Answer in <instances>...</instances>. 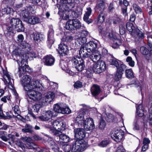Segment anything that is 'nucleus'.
I'll use <instances>...</instances> for the list:
<instances>
[{
	"instance_id": "nucleus-1",
	"label": "nucleus",
	"mask_w": 152,
	"mask_h": 152,
	"mask_svg": "<svg viewBox=\"0 0 152 152\" xmlns=\"http://www.w3.org/2000/svg\"><path fill=\"white\" fill-rule=\"evenodd\" d=\"M31 77L28 75H24L21 80V83L24 89L27 92L28 97L34 101L40 100L42 98V94L34 89L38 90H42V86L38 80H32Z\"/></svg>"
},
{
	"instance_id": "nucleus-2",
	"label": "nucleus",
	"mask_w": 152,
	"mask_h": 152,
	"mask_svg": "<svg viewBox=\"0 0 152 152\" xmlns=\"http://www.w3.org/2000/svg\"><path fill=\"white\" fill-rule=\"evenodd\" d=\"M13 53L16 57V61L19 66L17 74L20 77L25 72H28L29 67L27 65V59L25 57L24 55L17 51H13Z\"/></svg>"
},
{
	"instance_id": "nucleus-3",
	"label": "nucleus",
	"mask_w": 152,
	"mask_h": 152,
	"mask_svg": "<svg viewBox=\"0 0 152 152\" xmlns=\"http://www.w3.org/2000/svg\"><path fill=\"white\" fill-rule=\"evenodd\" d=\"M87 147V144L83 140H77L72 144V152H82Z\"/></svg>"
},
{
	"instance_id": "nucleus-4",
	"label": "nucleus",
	"mask_w": 152,
	"mask_h": 152,
	"mask_svg": "<svg viewBox=\"0 0 152 152\" xmlns=\"http://www.w3.org/2000/svg\"><path fill=\"white\" fill-rule=\"evenodd\" d=\"M92 63L93 64L91 67L93 72L96 73H100L104 71L106 69V64L103 61H99L97 63Z\"/></svg>"
},
{
	"instance_id": "nucleus-5",
	"label": "nucleus",
	"mask_w": 152,
	"mask_h": 152,
	"mask_svg": "<svg viewBox=\"0 0 152 152\" xmlns=\"http://www.w3.org/2000/svg\"><path fill=\"white\" fill-rule=\"evenodd\" d=\"M11 26L15 28V30L18 32L23 31L24 27L22 21L18 18H13L10 21Z\"/></svg>"
},
{
	"instance_id": "nucleus-6",
	"label": "nucleus",
	"mask_w": 152,
	"mask_h": 152,
	"mask_svg": "<svg viewBox=\"0 0 152 152\" xmlns=\"http://www.w3.org/2000/svg\"><path fill=\"white\" fill-rule=\"evenodd\" d=\"M63 132L64 131H53V134L55 136V138L56 137H58L61 142L67 143L69 141L70 138L68 136L64 134L63 133Z\"/></svg>"
},
{
	"instance_id": "nucleus-7",
	"label": "nucleus",
	"mask_w": 152,
	"mask_h": 152,
	"mask_svg": "<svg viewBox=\"0 0 152 152\" xmlns=\"http://www.w3.org/2000/svg\"><path fill=\"white\" fill-rule=\"evenodd\" d=\"M58 50L59 54L63 56L67 54L69 50L67 45L62 41L59 45Z\"/></svg>"
},
{
	"instance_id": "nucleus-8",
	"label": "nucleus",
	"mask_w": 152,
	"mask_h": 152,
	"mask_svg": "<svg viewBox=\"0 0 152 152\" xmlns=\"http://www.w3.org/2000/svg\"><path fill=\"white\" fill-rule=\"evenodd\" d=\"M80 113L77 117L75 120V123L76 125H78L79 127L83 126L86 122V120H85L84 117V114L83 113L84 112L83 109H81Z\"/></svg>"
},
{
	"instance_id": "nucleus-9",
	"label": "nucleus",
	"mask_w": 152,
	"mask_h": 152,
	"mask_svg": "<svg viewBox=\"0 0 152 152\" xmlns=\"http://www.w3.org/2000/svg\"><path fill=\"white\" fill-rule=\"evenodd\" d=\"M53 127L57 130L54 131H64L65 129V125L63 122L56 120L53 123Z\"/></svg>"
},
{
	"instance_id": "nucleus-10",
	"label": "nucleus",
	"mask_w": 152,
	"mask_h": 152,
	"mask_svg": "<svg viewBox=\"0 0 152 152\" xmlns=\"http://www.w3.org/2000/svg\"><path fill=\"white\" fill-rule=\"evenodd\" d=\"M53 115L52 111L50 110L46 111L43 115L39 116L38 118L42 121H50Z\"/></svg>"
},
{
	"instance_id": "nucleus-11",
	"label": "nucleus",
	"mask_w": 152,
	"mask_h": 152,
	"mask_svg": "<svg viewBox=\"0 0 152 152\" xmlns=\"http://www.w3.org/2000/svg\"><path fill=\"white\" fill-rule=\"evenodd\" d=\"M92 53L87 50L85 45L82 46L79 51V54L80 57L83 58L89 57Z\"/></svg>"
},
{
	"instance_id": "nucleus-12",
	"label": "nucleus",
	"mask_w": 152,
	"mask_h": 152,
	"mask_svg": "<svg viewBox=\"0 0 152 152\" xmlns=\"http://www.w3.org/2000/svg\"><path fill=\"white\" fill-rule=\"evenodd\" d=\"M84 128L87 131L92 130L95 128L94 121L91 118H87L83 126Z\"/></svg>"
},
{
	"instance_id": "nucleus-13",
	"label": "nucleus",
	"mask_w": 152,
	"mask_h": 152,
	"mask_svg": "<svg viewBox=\"0 0 152 152\" xmlns=\"http://www.w3.org/2000/svg\"><path fill=\"white\" fill-rule=\"evenodd\" d=\"M124 135L123 131L121 130L115 131L114 133L111 134V138L116 142H119L122 138Z\"/></svg>"
},
{
	"instance_id": "nucleus-14",
	"label": "nucleus",
	"mask_w": 152,
	"mask_h": 152,
	"mask_svg": "<svg viewBox=\"0 0 152 152\" xmlns=\"http://www.w3.org/2000/svg\"><path fill=\"white\" fill-rule=\"evenodd\" d=\"M131 35L136 41H140L143 39L145 37L144 34L137 28L135 31L132 33Z\"/></svg>"
},
{
	"instance_id": "nucleus-15",
	"label": "nucleus",
	"mask_w": 152,
	"mask_h": 152,
	"mask_svg": "<svg viewBox=\"0 0 152 152\" xmlns=\"http://www.w3.org/2000/svg\"><path fill=\"white\" fill-rule=\"evenodd\" d=\"M75 137L78 140H83L85 137V131L82 128H77L74 130Z\"/></svg>"
},
{
	"instance_id": "nucleus-16",
	"label": "nucleus",
	"mask_w": 152,
	"mask_h": 152,
	"mask_svg": "<svg viewBox=\"0 0 152 152\" xmlns=\"http://www.w3.org/2000/svg\"><path fill=\"white\" fill-rule=\"evenodd\" d=\"M85 45L86 48L91 52L93 53L97 51L96 50L97 47V44L96 42L90 41Z\"/></svg>"
},
{
	"instance_id": "nucleus-17",
	"label": "nucleus",
	"mask_w": 152,
	"mask_h": 152,
	"mask_svg": "<svg viewBox=\"0 0 152 152\" xmlns=\"http://www.w3.org/2000/svg\"><path fill=\"white\" fill-rule=\"evenodd\" d=\"M55 96L54 93L52 92H49L46 94L43 99L45 100V105L50 103L54 98Z\"/></svg>"
},
{
	"instance_id": "nucleus-18",
	"label": "nucleus",
	"mask_w": 152,
	"mask_h": 152,
	"mask_svg": "<svg viewBox=\"0 0 152 152\" xmlns=\"http://www.w3.org/2000/svg\"><path fill=\"white\" fill-rule=\"evenodd\" d=\"M44 62L45 65L47 66H51L53 65L55 59L51 55H48L44 58Z\"/></svg>"
},
{
	"instance_id": "nucleus-19",
	"label": "nucleus",
	"mask_w": 152,
	"mask_h": 152,
	"mask_svg": "<svg viewBox=\"0 0 152 152\" xmlns=\"http://www.w3.org/2000/svg\"><path fill=\"white\" fill-rule=\"evenodd\" d=\"M91 56L89 57L93 62H96L99 61L101 58V54L98 51H96L93 52L91 54Z\"/></svg>"
},
{
	"instance_id": "nucleus-20",
	"label": "nucleus",
	"mask_w": 152,
	"mask_h": 152,
	"mask_svg": "<svg viewBox=\"0 0 152 152\" xmlns=\"http://www.w3.org/2000/svg\"><path fill=\"white\" fill-rule=\"evenodd\" d=\"M91 92L93 96L98 95L101 92L100 86L98 85L94 84L91 88Z\"/></svg>"
},
{
	"instance_id": "nucleus-21",
	"label": "nucleus",
	"mask_w": 152,
	"mask_h": 152,
	"mask_svg": "<svg viewBox=\"0 0 152 152\" xmlns=\"http://www.w3.org/2000/svg\"><path fill=\"white\" fill-rule=\"evenodd\" d=\"M40 19L36 16H30L28 20H26V22L32 25H34L39 23Z\"/></svg>"
},
{
	"instance_id": "nucleus-22",
	"label": "nucleus",
	"mask_w": 152,
	"mask_h": 152,
	"mask_svg": "<svg viewBox=\"0 0 152 152\" xmlns=\"http://www.w3.org/2000/svg\"><path fill=\"white\" fill-rule=\"evenodd\" d=\"M72 61L75 67L76 66L79 65V64L84 63L83 60L81 58L77 56L74 57L72 58Z\"/></svg>"
},
{
	"instance_id": "nucleus-23",
	"label": "nucleus",
	"mask_w": 152,
	"mask_h": 152,
	"mask_svg": "<svg viewBox=\"0 0 152 152\" xmlns=\"http://www.w3.org/2000/svg\"><path fill=\"white\" fill-rule=\"evenodd\" d=\"M33 126L30 124H27L25 126V128L22 129V131L24 133H29L32 134L34 131L33 130Z\"/></svg>"
},
{
	"instance_id": "nucleus-24",
	"label": "nucleus",
	"mask_w": 152,
	"mask_h": 152,
	"mask_svg": "<svg viewBox=\"0 0 152 152\" xmlns=\"http://www.w3.org/2000/svg\"><path fill=\"white\" fill-rule=\"evenodd\" d=\"M12 110H13L14 113L12 115L13 117L14 118H19L20 117V111L18 106V105H15L12 107Z\"/></svg>"
},
{
	"instance_id": "nucleus-25",
	"label": "nucleus",
	"mask_w": 152,
	"mask_h": 152,
	"mask_svg": "<svg viewBox=\"0 0 152 152\" xmlns=\"http://www.w3.org/2000/svg\"><path fill=\"white\" fill-rule=\"evenodd\" d=\"M53 32L51 30L48 32V36L47 42L50 45H51L54 42Z\"/></svg>"
},
{
	"instance_id": "nucleus-26",
	"label": "nucleus",
	"mask_w": 152,
	"mask_h": 152,
	"mask_svg": "<svg viewBox=\"0 0 152 152\" xmlns=\"http://www.w3.org/2000/svg\"><path fill=\"white\" fill-rule=\"evenodd\" d=\"M150 141L148 138L145 137L143 141V145L142 148V151H145L148 148V144L150 143Z\"/></svg>"
},
{
	"instance_id": "nucleus-27",
	"label": "nucleus",
	"mask_w": 152,
	"mask_h": 152,
	"mask_svg": "<svg viewBox=\"0 0 152 152\" xmlns=\"http://www.w3.org/2000/svg\"><path fill=\"white\" fill-rule=\"evenodd\" d=\"M64 104H56L54 105L53 110L55 112L58 113H61Z\"/></svg>"
},
{
	"instance_id": "nucleus-28",
	"label": "nucleus",
	"mask_w": 152,
	"mask_h": 152,
	"mask_svg": "<svg viewBox=\"0 0 152 152\" xmlns=\"http://www.w3.org/2000/svg\"><path fill=\"white\" fill-rule=\"evenodd\" d=\"M126 28L128 31H129L131 35L132 34V33L136 31V28L134 26L132 23L128 22L126 24Z\"/></svg>"
},
{
	"instance_id": "nucleus-29",
	"label": "nucleus",
	"mask_w": 152,
	"mask_h": 152,
	"mask_svg": "<svg viewBox=\"0 0 152 152\" xmlns=\"http://www.w3.org/2000/svg\"><path fill=\"white\" fill-rule=\"evenodd\" d=\"M73 20H68L66 23L65 28L66 29L72 30L74 29V27L73 26Z\"/></svg>"
},
{
	"instance_id": "nucleus-30",
	"label": "nucleus",
	"mask_w": 152,
	"mask_h": 152,
	"mask_svg": "<svg viewBox=\"0 0 152 152\" xmlns=\"http://www.w3.org/2000/svg\"><path fill=\"white\" fill-rule=\"evenodd\" d=\"M106 119L107 121L108 122H116L117 121L116 117L110 114H109L107 115Z\"/></svg>"
},
{
	"instance_id": "nucleus-31",
	"label": "nucleus",
	"mask_w": 152,
	"mask_h": 152,
	"mask_svg": "<svg viewBox=\"0 0 152 152\" xmlns=\"http://www.w3.org/2000/svg\"><path fill=\"white\" fill-rule=\"evenodd\" d=\"M74 29H79L81 28L82 26L80 21L77 19H73Z\"/></svg>"
},
{
	"instance_id": "nucleus-32",
	"label": "nucleus",
	"mask_w": 152,
	"mask_h": 152,
	"mask_svg": "<svg viewBox=\"0 0 152 152\" xmlns=\"http://www.w3.org/2000/svg\"><path fill=\"white\" fill-rule=\"evenodd\" d=\"M137 113L138 116L140 117H142L144 116V110L142 104H140L137 108Z\"/></svg>"
},
{
	"instance_id": "nucleus-33",
	"label": "nucleus",
	"mask_w": 152,
	"mask_h": 152,
	"mask_svg": "<svg viewBox=\"0 0 152 152\" xmlns=\"http://www.w3.org/2000/svg\"><path fill=\"white\" fill-rule=\"evenodd\" d=\"M3 77L4 80V82H6L8 83H12L11 82V78L10 76L6 71L3 72Z\"/></svg>"
},
{
	"instance_id": "nucleus-34",
	"label": "nucleus",
	"mask_w": 152,
	"mask_h": 152,
	"mask_svg": "<svg viewBox=\"0 0 152 152\" xmlns=\"http://www.w3.org/2000/svg\"><path fill=\"white\" fill-rule=\"evenodd\" d=\"M108 61L110 64L113 65L116 68L119 66V64L117 59L113 57H110L108 59Z\"/></svg>"
},
{
	"instance_id": "nucleus-35",
	"label": "nucleus",
	"mask_w": 152,
	"mask_h": 152,
	"mask_svg": "<svg viewBox=\"0 0 152 152\" xmlns=\"http://www.w3.org/2000/svg\"><path fill=\"white\" fill-rule=\"evenodd\" d=\"M97 9L101 12L105 8V5L104 1L102 0L100 1L97 6Z\"/></svg>"
},
{
	"instance_id": "nucleus-36",
	"label": "nucleus",
	"mask_w": 152,
	"mask_h": 152,
	"mask_svg": "<svg viewBox=\"0 0 152 152\" xmlns=\"http://www.w3.org/2000/svg\"><path fill=\"white\" fill-rule=\"evenodd\" d=\"M105 15V13L103 12H101L97 19L98 23H102L104 21Z\"/></svg>"
},
{
	"instance_id": "nucleus-37",
	"label": "nucleus",
	"mask_w": 152,
	"mask_h": 152,
	"mask_svg": "<svg viewBox=\"0 0 152 152\" xmlns=\"http://www.w3.org/2000/svg\"><path fill=\"white\" fill-rule=\"evenodd\" d=\"M125 74L126 77L128 78H131L134 77L133 73L131 69H126L125 71Z\"/></svg>"
},
{
	"instance_id": "nucleus-38",
	"label": "nucleus",
	"mask_w": 152,
	"mask_h": 152,
	"mask_svg": "<svg viewBox=\"0 0 152 152\" xmlns=\"http://www.w3.org/2000/svg\"><path fill=\"white\" fill-rule=\"evenodd\" d=\"M41 107V105L40 102H39L38 103L36 104L33 106V110L32 111L33 112L35 113H37Z\"/></svg>"
},
{
	"instance_id": "nucleus-39",
	"label": "nucleus",
	"mask_w": 152,
	"mask_h": 152,
	"mask_svg": "<svg viewBox=\"0 0 152 152\" xmlns=\"http://www.w3.org/2000/svg\"><path fill=\"white\" fill-rule=\"evenodd\" d=\"M61 113L63 114H68L71 113V111L69 107L66 104H64L62 107Z\"/></svg>"
},
{
	"instance_id": "nucleus-40",
	"label": "nucleus",
	"mask_w": 152,
	"mask_h": 152,
	"mask_svg": "<svg viewBox=\"0 0 152 152\" xmlns=\"http://www.w3.org/2000/svg\"><path fill=\"white\" fill-rule=\"evenodd\" d=\"M106 126L105 121L102 118L99 121V129L100 130H103Z\"/></svg>"
},
{
	"instance_id": "nucleus-41",
	"label": "nucleus",
	"mask_w": 152,
	"mask_h": 152,
	"mask_svg": "<svg viewBox=\"0 0 152 152\" xmlns=\"http://www.w3.org/2000/svg\"><path fill=\"white\" fill-rule=\"evenodd\" d=\"M22 14L24 20L26 22V19L28 20L30 16L29 15V12L27 10H23L22 12Z\"/></svg>"
},
{
	"instance_id": "nucleus-42",
	"label": "nucleus",
	"mask_w": 152,
	"mask_h": 152,
	"mask_svg": "<svg viewBox=\"0 0 152 152\" xmlns=\"http://www.w3.org/2000/svg\"><path fill=\"white\" fill-rule=\"evenodd\" d=\"M24 55V56L27 59L28 58H35L37 55L35 53L33 52H29Z\"/></svg>"
},
{
	"instance_id": "nucleus-43",
	"label": "nucleus",
	"mask_w": 152,
	"mask_h": 152,
	"mask_svg": "<svg viewBox=\"0 0 152 152\" xmlns=\"http://www.w3.org/2000/svg\"><path fill=\"white\" fill-rule=\"evenodd\" d=\"M113 21V23L114 24H121V25H123L124 23L122 22V20L121 19L119 18H116L113 20H110L108 21V22H111Z\"/></svg>"
},
{
	"instance_id": "nucleus-44",
	"label": "nucleus",
	"mask_w": 152,
	"mask_h": 152,
	"mask_svg": "<svg viewBox=\"0 0 152 152\" xmlns=\"http://www.w3.org/2000/svg\"><path fill=\"white\" fill-rule=\"evenodd\" d=\"M26 146L29 149H35L38 148V146L36 144L32 142L27 143Z\"/></svg>"
},
{
	"instance_id": "nucleus-45",
	"label": "nucleus",
	"mask_w": 152,
	"mask_h": 152,
	"mask_svg": "<svg viewBox=\"0 0 152 152\" xmlns=\"http://www.w3.org/2000/svg\"><path fill=\"white\" fill-rule=\"evenodd\" d=\"M94 72L92 69L91 66L89 67L86 72V76L87 77L91 78L93 76V74Z\"/></svg>"
},
{
	"instance_id": "nucleus-46",
	"label": "nucleus",
	"mask_w": 152,
	"mask_h": 152,
	"mask_svg": "<svg viewBox=\"0 0 152 152\" xmlns=\"http://www.w3.org/2000/svg\"><path fill=\"white\" fill-rule=\"evenodd\" d=\"M62 148L65 152H70L71 150L72 147L68 144L64 145H62Z\"/></svg>"
},
{
	"instance_id": "nucleus-47",
	"label": "nucleus",
	"mask_w": 152,
	"mask_h": 152,
	"mask_svg": "<svg viewBox=\"0 0 152 152\" xmlns=\"http://www.w3.org/2000/svg\"><path fill=\"white\" fill-rule=\"evenodd\" d=\"M60 64L62 69L64 70H66L68 66L67 62L63 60L60 61Z\"/></svg>"
},
{
	"instance_id": "nucleus-48",
	"label": "nucleus",
	"mask_w": 152,
	"mask_h": 152,
	"mask_svg": "<svg viewBox=\"0 0 152 152\" xmlns=\"http://www.w3.org/2000/svg\"><path fill=\"white\" fill-rule=\"evenodd\" d=\"M114 39V42L112 45V47L115 49L118 48L120 45L121 44V40L119 39Z\"/></svg>"
},
{
	"instance_id": "nucleus-49",
	"label": "nucleus",
	"mask_w": 152,
	"mask_h": 152,
	"mask_svg": "<svg viewBox=\"0 0 152 152\" xmlns=\"http://www.w3.org/2000/svg\"><path fill=\"white\" fill-rule=\"evenodd\" d=\"M77 41L80 45H83L86 42L87 39L85 37H80L77 39Z\"/></svg>"
},
{
	"instance_id": "nucleus-50",
	"label": "nucleus",
	"mask_w": 152,
	"mask_h": 152,
	"mask_svg": "<svg viewBox=\"0 0 152 152\" xmlns=\"http://www.w3.org/2000/svg\"><path fill=\"white\" fill-rule=\"evenodd\" d=\"M90 15H88L85 14H84L83 19L87 23L89 24L93 22V20L90 18H89V17Z\"/></svg>"
},
{
	"instance_id": "nucleus-51",
	"label": "nucleus",
	"mask_w": 152,
	"mask_h": 152,
	"mask_svg": "<svg viewBox=\"0 0 152 152\" xmlns=\"http://www.w3.org/2000/svg\"><path fill=\"white\" fill-rule=\"evenodd\" d=\"M123 72L117 70L115 74V79L116 81L119 80L122 77Z\"/></svg>"
},
{
	"instance_id": "nucleus-52",
	"label": "nucleus",
	"mask_w": 152,
	"mask_h": 152,
	"mask_svg": "<svg viewBox=\"0 0 152 152\" xmlns=\"http://www.w3.org/2000/svg\"><path fill=\"white\" fill-rule=\"evenodd\" d=\"M126 61L128 63L129 65L132 66L133 67L134 65V62L132 60L131 57L128 56L126 59Z\"/></svg>"
},
{
	"instance_id": "nucleus-53",
	"label": "nucleus",
	"mask_w": 152,
	"mask_h": 152,
	"mask_svg": "<svg viewBox=\"0 0 152 152\" xmlns=\"http://www.w3.org/2000/svg\"><path fill=\"white\" fill-rule=\"evenodd\" d=\"M73 40V37L71 35H68L63 38L62 42H70Z\"/></svg>"
},
{
	"instance_id": "nucleus-54",
	"label": "nucleus",
	"mask_w": 152,
	"mask_h": 152,
	"mask_svg": "<svg viewBox=\"0 0 152 152\" xmlns=\"http://www.w3.org/2000/svg\"><path fill=\"white\" fill-rule=\"evenodd\" d=\"M133 9L135 10L136 13H138L142 12L141 9L139 6L136 4H133Z\"/></svg>"
},
{
	"instance_id": "nucleus-55",
	"label": "nucleus",
	"mask_w": 152,
	"mask_h": 152,
	"mask_svg": "<svg viewBox=\"0 0 152 152\" xmlns=\"http://www.w3.org/2000/svg\"><path fill=\"white\" fill-rule=\"evenodd\" d=\"M85 66L84 63H83L80 64H79V65L75 66V67L78 71H81L83 69Z\"/></svg>"
},
{
	"instance_id": "nucleus-56",
	"label": "nucleus",
	"mask_w": 152,
	"mask_h": 152,
	"mask_svg": "<svg viewBox=\"0 0 152 152\" xmlns=\"http://www.w3.org/2000/svg\"><path fill=\"white\" fill-rule=\"evenodd\" d=\"M118 4L120 6H122L123 4L125 6L124 7H127L129 5V3L126 0H123V1L122 0H121L119 1Z\"/></svg>"
},
{
	"instance_id": "nucleus-57",
	"label": "nucleus",
	"mask_w": 152,
	"mask_h": 152,
	"mask_svg": "<svg viewBox=\"0 0 152 152\" xmlns=\"http://www.w3.org/2000/svg\"><path fill=\"white\" fill-rule=\"evenodd\" d=\"M140 52L143 55H146L148 54V51L147 48L144 46L140 47Z\"/></svg>"
},
{
	"instance_id": "nucleus-58",
	"label": "nucleus",
	"mask_w": 152,
	"mask_h": 152,
	"mask_svg": "<svg viewBox=\"0 0 152 152\" xmlns=\"http://www.w3.org/2000/svg\"><path fill=\"white\" fill-rule=\"evenodd\" d=\"M105 36L110 39H115L116 37L115 36H114L112 33L109 32H106L104 33Z\"/></svg>"
},
{
	"instance_id": "nucleus-59",
	"label": "nucleus",
	"mask_w": 152,
	"mask_h": 152,
	"mask_svg": "<svg viewBox=\"0 0 152 152\" xmlns=\"http://www.w3.org/2000/svg\"><path fill=\"white\" fill-rule=\"evenodd\" d=\"M48 144L51 148L55 151L56 148L57 147V146L55 142L53 140H51L49 142Z\"/></svg>"
},
{
	"instance_id": "nucleus-60",
	"label": "nucleus",
	"mask_w": 152,
	"mask_h": 152,
	"mask_svg": "<svg viewBox=\"0 0 152 152\" xmlns=\"http://www.w3.org/2000/svg\"><path fill=\"white\" fill-rule=\"evenodd\" d=\"M109 143V141L106 140L102 141L99 144V146L102 147H105Z\"/></svg>"
},
{
	"instance_id": "nucleus-61",
	"label": "nucleus",
	"mask_w": 152,
	"mask_h": 152,
	"mask_svg": "<svg viewBox=\"0 0 152 152\" xmlns=\"http://www.w3.org/2000/svg\"><path fill=\"white\" fill-rule=\"evenodd\" d=\"M74 87L77 88H81L83 86L82 83L80 81H78L74 85Z\"/></svg>"
},
{
	"instance_id": "nucleus-62",
	"label": "nucleus",
	"mask_w": 152,
	"mask_h": 152,
	"mask_svg": "<svg viewBox=\"0 0 152 152\" xmlns=\"http://www.w3.org/2000/svg\"><path fill=\"white\" fill-rule=\"evenodd\" d=\"M126 68V66L123 64H119V66L117 67V69L118 71L121 72H123V71H124V69Z\"/></svg>"
},
{
	"instance_id": "nucleus-63",
	"label": "nucleus",
	"mask_w": 152,
	"mask_h": 152,
	"mask_svg": "<svg viewBox=\"0 0 152 152\" xmlns=\"http://www.w3.org/2000/svg\"><path fill=\"white\" fill-rule=\"evenodd\" d=\"M114 8L115 7L114 2L112 1L110 3L108 7L109 11L111 12H112Z\"/></svg>"
},
{
	"instance_id": "nucleus-64",
	"label": "nucleus",
	"mask_w": 152,
	"mask_h": 152,
	"mask_svg": "<svg viewBox=\"0 0 152 152\" xmlns=\"http://www.w3.org/2000/svg\"><path fill=\"white\" fill-rule=\"evenodd\" d=\"M39 35L38 33H35L34 34V36L33 37L35 41L37 42H39Z\"/></svg>"
}]
</instances>
